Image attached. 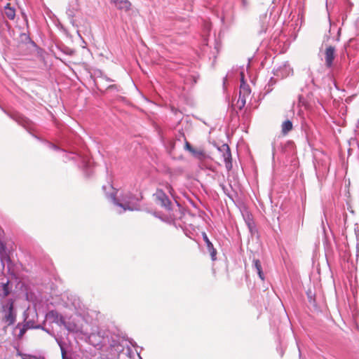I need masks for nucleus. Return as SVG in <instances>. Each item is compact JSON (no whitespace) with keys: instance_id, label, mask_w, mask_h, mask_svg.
I'll use <instances>...</instances> for the list:
<instances>
[{"instance_id":"obj_19","label":"nucleus","mask_w":359,"mask_h":359,"mask_svg":"<svg viewBox=\"0 0 359 359\" xmlns=\"http://www.w3.org/2000/svg\"><path fill=\"white\" fill-rule=\"evenodd\" d=\"M248 227L250 229V231H252V227H251V224L250 222L248 223Z\"/></svg>"},{"instance_id":"obj_10","label":"nucleus","mask_w":359,"mask_h":359,"mask_svg":"<svg viewBox=\"0 0 359 359\" xmlns=\"http://www.w3.org/2000/svg\"><path fill=\"white\" fill-rule=\"evenodd\" d=\"M253 266L256 269L257 273L262 280H264V275L262 271L261 262L259 259L253 260Z\"/></svg>"},{"instance_id":"obj_18","label":"nucleus","mask_w":359,"mask_h":359,"mask_svg":"<svg viewBox=\"0 0 359 359\" xmlns=\"http://www.w3.org/2000/svg\"><path fill=\"white\" fill-rule=\"evenodd\" d=\"M307 295H308L309 302H311L312 300V295H311V292L310 290L307 292Z\"/></svg>"},{"instance_id":"obj_7","label":"nucleus","mask_w":359,"mask_h":359,"mask_svg":"<svg viewBox=\"0 0 359 359\" xmlns=\"http://www.w3.org/2000/svg\"><path fill=\"white\" fill-rule=\"evenodd\" d=\"M4 320L8 325H13L15 321V316L13 313V302L10 301L8 308V312L4 318Z\"/></svg>"},{"instance_id":"obj_6","label":"nucleus","mask_w":359,"mask_h":359,"mask_svg":"<svg viewBox=\"0 0 359 359\" xmlns=\"http://www.w3.org/2000/svg\"><path fill=\"white\" fill-rule=\"evenodd\" d=\"M184 147L187 150L198 159L203 160L205 158V154L203 149L194 148L188 141L185 142Z\"/></svg>"},{"instance_id":"obj_15","label":"nucleus","mask_w":359,"mask_h":359,"mask_svg":"<svg viewBox=\"0 0 359 359\" xmlns=\"http://www.w3.org/2000/svg\"><path fill=\"white\" fill-rule=\"evenodd\" d=\"M18 355L22 358V359H36V358L34 355L26 354V353H18Z\"/></svg>"},{"instance_id":"obj_1","label":"nucleus","mask_w":359,"mask_h":359,"mask_svg":"<svg viewBox=\"0 0 359 359\" xmlns=\"http://www.w3.org/2000/svg\"><path fill=\"white\" fill-rule=\"evenodd\" d=\"M251 89L248 84H243L240 86L239 96L235 104V107L241 110L245 105L247 99L250 97Z\"/></svg>"},{"instance_id":"obj_16","label":"nucleus","mask_w":359,"mask_h":359,"mask_svg":"<svg viewBox=\"0 0 359 359\" xmlns=\"http://www.w3.org/2000/svg\"><path fill=\"white\" fill-rule=\"evenodd\" d=\"M27 330H28V323H26L23 326V327L20 330L19 337H22L26 332Z\"/></svg>"},{"instance_id":"obj_9","label":"nucleus","mask_w":359,"mask_h":359,"mask_svg":"<svg viewBox=\"0 0 359 359\" xmlns=\"http://www.w3.org/2000/svg\"><path fill=\"white\" fill-rule=\"evenodd\" d=\"M4 13L6 16L10 20H14L15 17V10L14 8L11 6L9 3L5 6Z\"/></svg>"},{"instance_id":"obj_2","label":"nucleus","mask_w":359,"mask_h":359,"mask_svg":"<svg viewBox=\"0 0 359 359\" xmlns=\"http://www.w3.org/2000/svg\"><path fill=\"white\" fill-rule=\"evenodd\" d=\"M325 65L330 69L333 66L334 60L336 57V48L333 46H328L325 49Z\"/></svg>"},{"instance_id":"obj_20","label":"nucleus","mask_w":359,"mask_h":359,"mask_svg":"<svg viewBox=\"0 0 359 359\" xmlns=\"http://www.w3.org/2000/svg\"><path fill=\"white\" fill-rule=\"evenodd\" d=\"M27 323H28V329H29L31 327H30V325H29V322H27Z\"/></svg>"},{"instance_id":"obj_17","label":"nucleus","mask_w":359,"mask_h":359,"mask_svg":"<svg viewBox=\"0 0 359 359\" xmlns=\"http://www.w3.org/2000/svg\"><path fill=\"white\" fill-rule=\"evenodd\" d=\"M247 84L244 79V74L243 72H241V85Z\"/></svg>"},{"instance_id":"obj_8","label":"nucleus","mask_w":359,"mask_h":359,"mask_svg":"<svg viewBox=\"0 0 359 359\" xmlns=\"http://www.w3.org/2000/svg\"><path fill=\"white\" fill-rule=\"evenodd\" d=\"M116 8L128 11L130 9L131 3L128 0H112Z\"/></svg>"},{"instance_id":"obj_12","label":"nucleus","mask_w":359,"mask_h":359,"mask_svg":"<svg viewBox=\"0 0 359 359\" xmlns=\"http://www.w3.org/2000/svg\"><path fill=\"white\" fill-rule=\"evenodd\" d=\"M8 284L9 281H7L6 283H1V287L3 291V296L7 297L10 294V290L8 288Z\"/></svg>"},{"instance_id":"obj_11","label":"nucleus","mask_w":359,"mask_h":359,"mask_svg":"<svg viewBox=\"0 0 359 359\" xmlns=\"http://www.w3.org/2000/svg\"><path fill=\"white\" fill-rule=\"evenodd\" d=\"M292 128L293 125L290 120L285 121L281 125V132L284 135H287Z\"/></svg>"},{"instance_id":"obj_3","label":"nucleus","mask_w":359,"mask_h":359,"mask_svg":"<svg viewBox=\"0 0 359 359\" xmlns=\"http://www.w3.org/2000/svg\"><path fill=\"white\" fill-rule=\"evenodd\" d=\"M46 318L51 320L52 322L60 325H64L67 329L70 330V328L67 326L64 317L55 310H52L46 314Z\"/></svg>"},{"instance_id":"obj_14","label":"nucleus","mask_w":359,"mask_h":359,"mask_svg":"<svg viewBox=\"0 0 359 359\" xmlns=\"http://www.w3.org/2000/svg\"><path fill=\"white\" fill-rule=\"evenodd\" d=\"M115 203H116V205L122 208L124 210H133V208L129 207L128 204H123V203H119V202H116Z\"/></svg>"},{"instance_id":"obj_4","label":"nucleus","mask_w":359,"mask_h":359,"mask_svg":"<svg viewBox=\"0 0 359 359\" xmlns=\"http://www.w3.org/2000/svg\"><path fill=\"white\" fill-rule=\"evenodd\" d=\"M219 151L222 154L223 160L226 163V167L230 169L231 168V154L229 146L227 144H223L219 148Z\"/></svg>"},{"instance_id":"obj_5","label":"nucleus","mask_w":359,"mask_h":359,"mask_svg":"<svg viewBox=\"0 0 359 359\" xmlns=\"http://www.w3.org/2000/svg\"><path fill=\"white\" fill-rule=\"evenodd\" d=\"M156 197L161 206L164 207L167 210L171 209V201L162 190L157 191Z\"/></svg>"},{"instance_id":"obj_13","label":"nucleus","mask_w":359,"mask_h":359,"mask_svg":"<svg viewBox=\"0 0 359 359\" xmlns=\"http://www.w3.org/2000/svg\"><path fill=\"white\" fill-rule=\"evenodd\" d=\"M204 240L207 244V247L208 248V249L210 250L211 249L212 250V251L211 252V255L212 257V258L214 259V257L215 255H216V251L215 249H213V245L211 243V242L209 241V239L208 238L207 236L205 235L204 236Z\"/></svg>"}]
</instances>
